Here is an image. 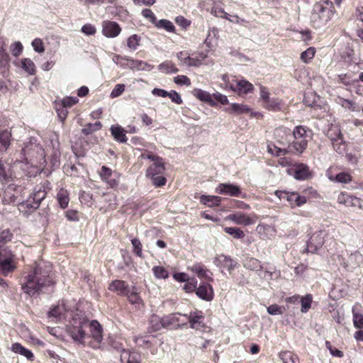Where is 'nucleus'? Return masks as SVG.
Wrapping results in <instances>:
<instances>
[{"mask_svg": "<svg viewBox=\"0 0 363 363\" xmlns=\"http://www.w3.org/2000/svg\"><path fill=\"white\" fill-rule=\"evenodd\" d=\"M316 50L313 47H309L305 51L301 52L300 59L304 63H310L315 55Z\"/></svg>", "mask_w": 363, "mask_h": 363, "instance_id": "09e8293b", "label": "nucleus"}, {"mask_svg": "<svg viewBox=\"0 0 363 363\" xmlns=\"http://www.w3.org/2000/svg\"><path fill=\"white\" fill-rule=\"evenodd\" d=\"M108 290L116 293L119 296H125L128 295L130 288L128 284L121 279H116L111 282L108 286Z\"/></svg>", "mask_w": 363, "mask_h": 363, "instance_id": "5701e85b", "label": "nucleus"}, {"mask_svg": "<svg viewBox=\"0 0 363 363\" xmlns=\"http://www.w3.org/2000/svg\"><path fill=\"white\" fill-rule=\"evenodd\" d=\"M113 138L121 143H125L128 140L125 130L120 125H112L110 128Z\"/></svg>", "mask_w": 363, "mask_h": 363, "instance_id": "c9c22d12", "label": "nucleus"}, {"mask_svg": "<svg viewBox=\"0 0 363 363\" xmlns=\"http://www.w3.org/2000/svg\"><path fill=\"white\" fill-rule=\"evenodd\" d=\"M189 269L193 273L196 274L200 279H204L208 281H213V278L208 274L212 275V273L206 268V267L201 262H196Z\"/></svg>", "mask_w": 363, "mask_h": 363, "instance_id": "393cba45", "label": "nucleus"}, {"mask_svg": "<svg viewBox=\"0 0 363 363\" xmlns=\"http://www.w3.org/2000/svg\"><path fill=\"white\" fill-rule=\"evenodd\" d=\"M174 82L178 85H186L189 86L191 85L190 79L186 75H177L174 78Z\"/></svg>", "mask_w": 363, "mask_h": 363, "instance_id": "774afa93", "label": "nucleus"}, {"mask_svg": "<svg viewBox=\"0 0 363 363\" xmlns=\"http://www.w3.org/2000/svg\"><path fill=\"white\" fill-rule=\"evenodd\" d=\"M13 233L9 229L0 231V249H6L4 245L10 242L13 238Z\"/></svg>", "mask_w": 363, "mask_h": 363, "instance_id": "8fccbe9b", "label": "nucleus"}, {"mask_svg": "<svg viewBox=\"0 0 363 363\" xmlns=\"http://www.w3.org/2000/svg\"><path fill=\"white\" fill-rule=\"evenodd\" d=\"M84 302L79 301L73 308H67L66 306H57L49 312L50 316L61 318L64 316L69 319L67 330L72 337L77 341H82L86 334V328H91V322L84 315L83 309Z\"/></svg>", "mask_w": 363, "mask_h": 363, "instance_id": "f03ea898", "label": "nucleus"}, {"mask_svg": "<svg viewBox=\"0 0 363 363\" xmlns=\"http://www.w3.org/2000/svg\"><path fill=\"white\" fill-rule=\"evenodd\" d=\"M299 301L301 305V311L303 313H307L311 308L313 296L311 294H308L306 296L301 297Z\"/></svg>", "mask_w": 363, "mask_h": 363, "instance_id": "49530a36", "label": "nucleus"}, {"mask_svg": "<svg viewBox=\"0 0 363 363\" xmlns=\"http://www.w3.org/2000/svg\"><path fill=\"white\" fill-rule=\"evenodd\" d=\"M165 165L164 160L151 164L146 169V177H152L157 174H164Z\"/></svg>", "mask_w": 363, "mask_h": 363, "instance_id": "c85d7f7f", "label": "nucleus"}, {"mask_svg": "<svg viewBox=\"0 0 363 363\" xmlns=\"http://www.w3.org/2000/svg\"><path fill=\"white\" fill-rule=\"evenodd\" d=\"M163 320L164 317L160 318L156 315H152L149 322L148 332L155 333L160 330L162 328H167V327L164 325V321H163Z\"/></svg>", "mask_w": 363, "mask_h": 363, "instance_id": "2f4dec72", "label": "nucleus"}, {"mask_svg": "<svg viewBox=\"0 0 363 363\" xmlns=\"http://www.w3.org/2000/svg\"><path fill=\"white\" fill-rule=\"evenodd\" d=\"M257 219L255 213L247 214L242 212H236L228 215L225 220H230L239 225L247 226L256 223Z\"/></svg>", "mask_w": 363, "mask_h": 363, "instance_id": "ddd939ff", "label": "nucleus"}, {"mask_svg": "<svg viewBox=\"0 0 363 363\" xmlns=\"http://www.w3.org/2000/svg\"><path fill=\"white\" fill-rule=\"evenodd\" d=\"M196 287L197 279L195 277H191L185 282V284L183 286V290L186 293H196Z\"/></svg>", "mask_w": 363, "mask_h": 363, "instance_id": "13d9d810", "label": "nucleus"}, {"mask_svg": "<svg viewBox=\"0 0 363 363\" xmlns=\"http://www.w3.org/2000/svg\"><path fill=\"white\" fill-rule=\"evenodd\" d=\"M335 12L334 4L330 0L315 2L310 15L311 26L315 29L324 28L332 20Z\"/></svg>", "mask_w": 363, "mask_h": 363, "instance_id": "7ed1b4c3", "label": "nucleus"}, {"mask_svg": "<svg viewBox=\"0 0 363 363\" xmlns=\"http://www.w3.org/2000/svg\"><path fill=\"white\" fill-rule=\"evenodd\" d=\"M128 301L131 304H140L143 303V300L140 296L139 294L136 291H132L128 293V295H126Z\"/></svg>", "mask_w": 363, "mask_h": 363, "instance_id": "69168bd1", "label": "nucleus"}, {"mask_svg": "<svg viewBox=\"0 0 363 363\" xmlns=\"http://www.w3.org/2000/svg\"><path fill=\"white\" fill-rule=\"evenodd\" d=\"M279 357L283 363H296L298 361V355L289 350L281 351Z\"/></svg>", "mask_w": 363, "mask_h": 363, "instance_id": "ea45409f", "label": "nucleus"}, {"mask_svg": "<svg viewBox=\"0 0 363 363\" xmlns=\"http://www.w3.org/2000/svg\"><path fill=\"white\" fill-rule=\"evenodd\" d=\"M78 101H79V99L77 97L65 96L59 103L61 105H62L64 107L68 108H71L74 104H77Z\"/></svg>", "mask_w": 363, "mask_h": 363, "instance_id": "0e129e2a", "label": "nucleus"}, {"mask_svg": "<svg viewBox=\"0 0 363 363\" xmlns=\"http://www.w3.org/2000/svg\"><path fill=\"white\" fill-rule=\"evenodd\" d=\"M141 37L137 34L130 35L127 39V47L130 50H135L140 45Z\"/></svg>", "mask_w": 363, "mask_h": 363, "instance_id": "de8ad7c7", "label": "nucleus"}, {"mask_svg": "<svg viewBox=\"0 0 363 363\" xmlns=\"http://www.w3.org/2000/svg\"><path fill=\"white\" fill-rule=\"evenodd\" d=\"M328 178L331 181H335L340 183H349L352 181V176L350 174L345 172H340L337 174L335 176L329 174Z\"/></svg>", "mask_w": 363, "mask_h": 363, "instance_id": "c03bdc74", "label": "nucleus"}, {"mask_svg": "<svg viewBox=\"0 0 363 363\" xmlns=\"http://www.w3.org/2000/svg\"><path fill=\"white\" fill-rule=\"evenodd\" d=\"M155 26L159 29H164V30L169 32L175 33H176V28L172 22H171L169 20L167 19H161V20H157L156 23L154 24Z\"/></svg>", "mask_w": 363, "mask_h": 363, "instance_id": "79ce46f5", "label": "nucleus"}, {"mask_svg": "<svg viewBox=\"0 0 363 363\" xmlns=\"http://www.w3.org/2000/svg\"><path fill=\"white\" fill-rule=\"evenodd\" d=\"M337 104H340L342 108L348 109L352 111H356V104L354 101L349 99H345L342 97H338Z\"/></svg>", "mask_w": 363, "mask_h": 363, "instance_id": "052dcab7", "label": "nucleus"}, {"mask_svg": "<svg viewBox=\"0 0 363 363\" xmlns=\"http://www.w3.org/2000/svg\"><path fill=\"white\" fill-rule=\"evenodd\" d=\"M174 21L178 26L184 30H186L191 23V21L188 20L182 16H177L174 19Z\"/></svg>", "mask_w": 363, "mask_h": 363, "instance_id": "338daca9", "label": "nucleus"}, {"mask_svg": "<svg viewBox=\"0 0 363 363\" xmlns=\"http://www.w3.org/2000/svg\"><path fill=\"white\" fill-rule=\"evenodd\" d=\"M291 135V131L286 127H279L274 130V137L281 145L289 144V137Z\"/></svg>", "mask_w": 363, "mask_h": 363, "instance_id": "cd10ccee", "label": "nucleus"}, {"mask_svg": "<svg viewBox=\"0 0 363 363\" xmlns=\"http://www.w3.org/2000/svg\"><path fill=\"white\" fill-rule=\"evenodd\" d=\"M196 296L204 301H211L214 297V291L209 281H201L199 286L196 287Z\"/></svg>", "mask_w": 363, "mask_h": 363, "instance_id": "6ab92c4d", "label": "nucleus"}, {"mask_svg": "<svg viewBox=\"0 0 363 363\" xmlns=\"http://www.w3.org/2000/svg\"><path fill=\"white\" fill-rule=\"evenodd\" d=\"M337 203L346 207H354L363 210V199L350 194L347 192H341L337 196Z\"/></svg>", "mask_w": 363, "mask_h": 363, "instance_id": "dca6fc26", "label": "nucleus"}, {"mask_svg": "<svg viewBox=\"0 0 363 363\" xmlns=\"http://www.w3.org/2000/svg\"><path fill=\"white\" fill-rule=\"evenodd\" d=\"M184 318L186 322L189 323V328L195 331L202 333L210 331V328L205 322L206 318L203 311L195 309L191 311L189 315L184 314Z\"/></svg>", "mask_w": 363, "mask_h": 363, "instance_id": "6e6552de", "label": "nucleus"}, {"mask_svg": "<svg viewBox=\"0 0 363 363\" xmlns=\"http://www.w3.org/2000/svg\"><path fill=\"white\" fill-rule=\"evenodd\" d=\"M92 349L101 350L113 349L123 353V344L114 337L108 336L106 340L103 338V328L97 321L92 320Z\"/></svg>", "mask_w": 363, "mask_h": 363, "instance_id": "20e7f679", "label": "nucleus"}, {"mask_svg": "<svg viewBox=\"0 0 363 363\" xmlns=\"http://www.w3.org/2000/svg\"><path fill=\"white\" fill-rule=\"evenodd\" d=\"M12 134L7 129L0 130V152H6L11 145Z\"/></svg>", "mask_w": 363, "mask_h": 363, "instance_id": "473e14b6", "label": "nucleus"}, {"mask_svg": "<svg viewBox=\"0 0 363 363\" xmlns=\"http://www.w3.org/2000/svg\"><path fill=\"white\" fill-rule=\"evenodd\" d=\"M215 192L218 194H223L234 197H242L245 198V194H242L241 188L230 183H220L219 184L216 189Z\"/></svg>", "mask_w": 363, "mask_h": 363, "instance_id": "2eb2a0df", "label": "nucleus"}, {"mask_svg": "<svg viewBox=\"0 0 363 363\" xmlns=\"http://www.w3.org/2000/svg\"><path fill=\"white\" fill-rule=\"evenodd\" d=\"M225 111L229 114H249L251 118H259L262 116L260 113L253 111L247 105L243 104H231L229 107L225 108Z\"/></svg>", "mask_w": 363, "mask_h": 363, "instance_id": "f3484780", "label": "nucleus"}, {"mask_svg": "<svg viewBox=\"0 0 363 363\" xmlns=\"http://www.w3.org/2000/svg\"><path fill=\"white\" fill-rule=\"evenodd\" d=\"M353 323L356 328H363V314L357 312V306L352 308Z\"/></svg>", "mask_w": 363, "mask_h": 363, "instance_id": "5fc2aeb1", "label": "nucleus"}, {"mask_svg": "<svg viewBox=\"0 0 363 363\" xmlns=\"http://www.w3.org/2000/svg\"><path fill=\"white\" fill-rule=\"evenodd\" d=\"M243 266L252 271H258L262 269L260 261L254 257H246L243 261Z\"/></svg>", "mask_w": 363, "mask_h": 363, "instance_id": "a19ab883", "label": "nucleus"}, {"mask_svg": "<svg viewBox=\"0 0 363 363\" xmlns=\"http://www.w3.org/2000/svg\"><path fill=\"white\" fill-rule=\"evenodd\" d=\"M147 178L151 181L152 184L156 188L165 186L167 182L164 174H157L152 177Z\"/></svg>", "mask_w": 363, "mask_h": 363, "instance_id": "864d4df0", "label": "nucleus"}, {"mask_svg": "<svg viewBox=\"0 0 363 363\" xmlns=\"http://www.w3.org/2000/svg\"><path fill=\"white\" fill-rule=\"evenodd\" d=\"M274 194L280 199H286L291 208L295 206H301L307 202V199L304 196H301L295 191H286L277 190Z\"/></svg>", "mask_w": 363, "mask_h": 363, "instance_id": "f8f14e48", "label": "nucleus"}, {"mask_svg": "<svg viewBox=\"0 0 363 363\" xmlns=\"http://www.w3.org/2000/svg\"><path fill=\"white\" fill-rule=\"evenodd\" d=\"M294 135L293 142L288 145L290 152L301 154L308 147V143L312 138V131L306 126L297 125L291 132Z\"/></svg>", "mask_w": 363, "mask_h": 363, "instance_id": "39448f33", "label": "nucleus"}, {"mask_svg": "<svg viewBox=\"0 0 363 363\" xmlns=\"http://www.w3.org/2000/svg\"><path fill=\"white\" fill-rule=\"evenodd\" d=\"M326 235L327 233L324 230L314 232L307 242V252L316 253L323 247Z\"/></svg>", "mask_w": 363, "mask_h": 363, "instance_id": "4468645a", "label": "nucleus"}, {"mask_svg": "<svg viewBox=\"0 0 363 363\" xmlns=\"http://www.w3.org/2000/svg\"><path fill=\"white\" fill-rule=\"evenodd\" d=\"M52 189V184L48 180L36 185L29 196V199L26 202L21 203V208L33 211L38 209L43 200H44L48 193Z\"/></svg>", "mask_w": 363, "mask_h": 363, "instance_id": "423d86ee", "label": "nucleus"}, {"mask_svg": "<svg viewBox=\"0 0 363 363\" xmlns=\"http://www.w3.org/2000/svg\"><path fill=\"white\" fill-rule=\"evenodd\" d=\"M222 197L218 196L201 195L200 202L208 207H218L221 204Z\"/></svg>", "mask_w": 363, "mask_h": 363, "instance_id": "72a5a7b5", "label": "nucleus"}, {"mask_svg": "<svg viewBox=\"0 0 363 363\" xmlns=\"http://www.w3.org/2000/svg\"><path fill=\"white\" fill-rule=\"evenodd\" d=\"M262 106L268 111H279L281 110L282 101L278 98H269L262 104Z\"/></svg>", "mask_w": 363, "mask_h": 363, "instance_id": "4c0bfd02", "label": "nucleus"}, {"mask_svg": "<svg viewBox=\"0 0 363 363\" xmlns=\"http://www.w3.org/2000/svg\"><path fill=\"white\" fill-rule=\"evenodd\" d=\"M194 96L199 100L207 103L212 107L216 106V102L213 99V94L200 89H196L193 91Z\"/></svg>", "mask_w": 363, "mask_h": 363, "instance_id": "c756f323", "label": "nucleus"}, {"mask_svg": "<svg viewBox=\"0 0 363 363\" xmlns=\"http://www.w3.org/2000/svg\"><path fill=\"white\" fill-rule=\"evenodd\" d=\"M348 262L352 266L358 267L363 262V255L359 251H355L350 255Z\"/></svg>", "mask_w": 363, "mask_h": 363, "instance_id": "4d7b16f0", "label": "nucleus"}, {"mask_svg": "<svg viewBox=\"0 0 363 363\" xmlns=\"http://www.w3.org/2000/svg\"><path fill=\"white\" fill-rule=\"evenodd\" d=\"M214 263L219 267L226 269L230 274L234 270L238 264L235 259L223 254L215 258Z\"/></svg>", "mask_w": 363, "mask_h": 363, "instance_id": "4be33fe9", "label": "nucleus"}, {"mask_svg": "<svg viewBox=\"0 0 363 363\" xmlns=\"http://www.w3.org/2000/svg\"><path fill=\"white\" fill-rule=\"evenodd\" d=\"M223 230L235 239H243L245 235L243 230L238 227H225Z\"/></svg>", "mask_w": 363, "mask_h": 363, "instance_id": "a18cd8bd", "label": "nucleus"}, {"mask_svg": "<svg viewBox=\"0 0 363 363\" xmlns=\"http://www.w3.org/2000/svg\"><path fill=\"white\" fill-rule=\"evenodd\" d=\"M21 67L30 75L35 74V65L29 58H24L21 60Z\"/></svg>", "mask_w": 363, "mask_h": 363, "instance_id": "3c124183", "label": "nucleus"}, {"mask_svg": "<svg viewBox=\"0 0 363 363\" xmlns=\"http://www.w3.org/2000/svg\"><path fill=\"white\" fill-rule=\"evenodd\" d=\"M16 189V185L14 184H11L8 185V186L5 189L4 194L5 196L3 199L4 203H9L11 202H14L16 200V196L12 194L13 191H15Z\"/></svg>", "mask_w": 363, "mask_h": 363, "instance_id": "37998d69", "label": "nucleus"}, {"mask_svg": "<svg viewBox=\"0 0 363 363\" xmlns=\"http://www.w3.org/2000/svg\"><path fill=\"white\" fill-rule=\"evenodd\" d=\"M11 350L17 354H20L27 358L28 360L30 362H33L35 359V357L33 353L24 347L21 343L15 342L11 345Z\"/></svg>", "mask_w": 363, "mask_h": 363, "instance_id": "f704fd0d", "label": "nucleus"}, {"mask_svg": "<svg viewBox=\"0 0 363 363\" xmlns=\"http://www.w3.org/2000/svg\"><path fill=\"white\" fill-rule=\"evenodd\" d=\"M56 199L61 208L65 209L68 206L69 194L66 189L60 188L57 193Z\"/></svg>", "mask_w": 363, "mask_h": 363, "instance_id": "e433bc0d", "label": "nucleus"}, {"mask_svg": "<svg viewBox=\"0 0 363 363\" xmlns=\"http://www.w3.org/2000/svg\"><path fill=\"white\" fill-rule=\"evenodd\" d=\"M112 60L114 63L122 68H129L132 70H145L147 63L138 60H135L127 56L115 54Z\"/></svg>", "mask_w": 363, "mask_h": 363, "instance_id": "9b49d317", "label": "nucleus"}, {"mask_svg": "<svg viewBox=\"0 0 363 363\" xmlns=\"http://www.w3.org/2000/svg\"><path fill=\"white\" fill-rule=\"evenodd\" d=\"M152 271L157 279H166L169 277V272L162 266H154Z\"/></svg>", "mask_w": 363, "mask_h": 363, "instance_id": "603ef678", "label": "nucleus"}, {"mask_svg": "<svg viewBox=\"0 0 363 363\" xmlns=\"http://www.w3.org/2000/svg\"><path fill=\"white\" fill-rule=\"evenodd\" d=\"M182 317L184 318V315L180 313H174L164 316L163 321H164V325L167 327V328H177L186 325L187 323L186 322L185 319H181Z\"/></svg>", "mask_w": 363, "mask_h": 363, "instance_id": "412c9836", "label": "nucleus"}, {"mask_svg": "<svg viewBox=\"0 0 363 363\" xmlns=\"http://www.w3.org/2000/svg\"><path fill=\"white\" fill-rule=\"evenodd\" d=\"M14 257L11 250L0 249V272L4 277H7L16 269Z\"/></svg>", "mask_w": 363, "mask_h": 363, "instance_id": "9d476101", "label": "nucleus"}, {"mask_svg": "<svg viewBox=\"0 0 363 363\" xmlns=\"http://www.w3.org/2000/svg\"><path fill=\"white\" fill-rule=\"evenodd\" d=\"M267 151L269 153L277 157L285 155L289 152V149H281L280 147H277L275 145L272 143L269 144L267 145Z\"/></svg>", "mask_w": 363, "mask_h": 363, "instance_id": "6e6d98bb", "label": "nucleus"}, {"mask_svg": "<svg viewBox=\"0 0 363 363\" xmlns=\"http://www.w3.org/2000/svg\"><path fill=\"white\" fill-rule=\"evenodd\" d=\"M288 172L298 180L308 179L311 176L308 167L303 163L295 164L291 168L288 169Z\"/></svg>", "mask_w": 363, "mask_h": 363, "instance_id": "aec40b11", "label": "nucleus"}, {"mask_svg": "<svg viewBox=\"0 0 363 363\" xmlns=\"http://www.w3.org/2000/svg\"><path fill=\"white\" fill-rule=\"evenodd\" d=\"M158 69L164 74H174L179 72L176 65L171 60H166L160 64Z\"/></svg>", "mask_w": 363, "mask_h": 363, "instance_id": "58836bf2", "label": "nucleus"}, {"mask_svg": "<svg viewBox=\"0 0 363 363\" xmlns=\"http://www.w3.org/2000/svg\"><path fill=\"white\" fill-rule=\"evenodd\" d=\"M133 340L138 347L149 350L152 354L157 353V347L161 344L157 336L152 335L134 336Z\"/></svg>", "mask_w": 363, "mask_h": 363, "instance_id": "1a4fd4ad", "label": "nucleus"}, {"mask_svg": "<svg viewBox=\"0 0 363 363\" xmlns=\"http://www.w3.org/2000/svg\"><path fill=\"white\" fill-rule=\"evenodd\" d=\"M98 173L102 181L106 182L109 187L116 188L118 186V179L111 178L113 175V171L111 168L104 165L98 171Z\"/></svg>", "mask_w": 363, "mask_h": 363, "instance_id": "b1692460", "label": "nucleus"}, {"mask_svg": "<svg viewBox=\"0 0 363 363\" xmlns=\"http://www.w3.org/2000/svg\"><path fill=\"white\" fill-rule=\"evenodd\" d=\"M55 111L60 121L64 123L68 115L67 108L58 102L55 104Z\"/></svg>", "mask_w": 363, "mask_h": 363, "instance_id": "e2e57ef3", "label": "nucleus"}, {"mask_svg": "<svg viewBox=\"0 0 363 363\" xmlns=\"http://www.w3.org/2000/svg\"><path fill=\"white\" fill-rule=\"evenodd\" d=\"M177 57L179 61L180 65H186L188 67H199L201 65L202 61L205 58V56L202 57L201 58L194 57L191 56L188 51L184 50L177 52Z\"/></svg>", "mask_w": 363, "mask_h": 363, "instance_id": "a211bd4d", "label": "nucleus"}, {"mask_svg": "<svg viewBox=\"0 0 363 363\" xmlns=\"http://www.w3.org/2000/svg\"><path fill=\"white\" fill-rule=\"evenodd\" d=\"M121 361L127 363H141V354L140 352H135V350H123L121 354Z\"/></svg>", "mask_w": 363, "mask_h": 363, "instance_id": "bb28decb", "label": "nucleus"}, {"mask_svg": "<svg viewBox=\"0 0 363 363\" xmlns=\"http://www.w3.org/2000/svg\"><path fill=\"white\" fill-rule=\"evenodd\" d=\"M235 82V86L232 87V89L238 91L240 95L252 92L254 89L253 85L246 79H240Z\"/></svg>", "mask_w": 363, "mask_h": 363, "instance_id": "7c9ffc66", "label": "nucleus"}, {"mask_svg": "<svg viewBox=\"0 0 363 363\" xmlns=\"http://www.w3.org/2000/svg\"><path fill=\"white\" fill-rule=\"evenodd\" d=\"M121 31L120 26L114 21H104L103 23L102 32L108 38H115Z\"/></svg>", "mask_w": 363, "mask_h": 363, "instance_id": "a878e982", "label": "nucleus"}, {"mask_svg": "<svg viewBox=\"0 0 363 363\" xmlns=\"http://www.w3.org/2000/svg\"><path fill=\"white\" fill-rule=\"evenodd\" d=\"M334 150L340 155L346 153L347 143L344 140L343 134L338 124L331 123L326 133Z\"/></svg>", "mask_w": 363, "mask_h": 363, "instance_id": "0eeeda50", "label": "nucleus"}, {"mask_svg": "<svg viewBox=\"0 0 363 363\" xmlns=\"http://www.w3.org/2000/svg\"><path fill=\"white\" fill-rule=\"evenodd\" d=\"M131 243L133 245V253L139 257L143 258V245L140 242V240L138 238H133L131 240Z\"/></svg>", "mask_w": 363, "mask_h": 363, "instance_id": "bf43d9fd", "label": "nucleus"}, {"mask_svg": "<svg viewBox=\"0 0 363 363\" xmlns=\"http://www.w3.org/2000/svg\"><path fill=\"white\" fill-rule=\"evenodd\" d=\"M19 281L25 294L30 296L39 294L55 284L52 264L43 259L35 261L24 268Z\"/></svg>", "mask_w": 363, "mask_h": 363, "instance_id": "f257e3e1", "label": "nucleus"}, {"mask_svg": "<svg viewBox=\"0 0 363 363\" xmlns=\"http://www.w3.org/2000/svg\"><path fill=\"white\" fill-rule=\"evenodd\" d=\"M267 311L269 314L276 315H282L286 311V308L284 306L272 304L267 307Z\"/></svg>", "mask_w": 363, "mask_h": 363, "instance_id": "680f3d73", "label": "nucleus"}]
</instances>
